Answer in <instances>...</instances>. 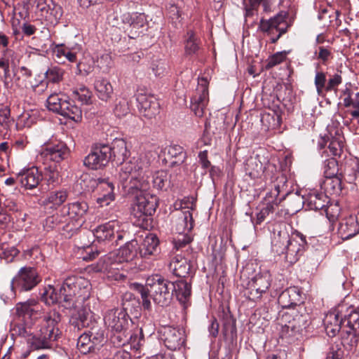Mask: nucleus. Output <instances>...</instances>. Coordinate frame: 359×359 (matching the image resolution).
<instances>
[{
    "label": "nucleus",
    "mask_w": 359,
    "mask_h": 359,
    "mask_svg": "<svg viewBox=\"0 0 359 359\" xmlns=\"http://www.w3.org/2000/svg\"><path fill=\"white\" fill-rule=\"evenodd\" d=\"M43 165V180L47 181L48 184H54L58 181V165L41 161Z\"/></svg>",
    "instance_id": "nucleus-42"
},
{
    "label": "nucleus",
    "mask_w": 359,
    "mask_h": 359,
    "mask_svg": "<svg viewBox=\"0 0 359 359\" xmlns=\"http://www.w3.org/2000/svg\"><path fill=\"white\" fill-rule=\"evenodd\" d=\"M172 290L173 295H175L177 299L182 304H184L190 298L191 294V284L184 279L180 278L175 282H172Z\"/></svg>",
    "instance_id": "nucleus-27"
},
{
    "label": "nucleus",
    "mask_w": 359,
    "mask_h": 359,
    "mask_svg": "<svg viewBox=\"0 0 359 359\" xmlns=\"http://www.w3.org/2000/svg\"><path fill=\"white\" fill-rule=\"evenodd\" d=\"M344 320L346 323V327L359 332V307H349L347 313L344 315Z\"/></svg>",
    "instance_id": "nucleus-44"
},
{
    "label": "nucleus",
    "mask_w": 359,
    "mask_h": 359,
    "mask_svg": "<svg viewBox=\"0 0 359 359\" xmlns=\"http://www.w3.org/2000/svg\"><path fill=\"white\" fill-rule=\"evenodd\" d=\"M152 183L158 190H167L170 187V175L165 170H158L152 176Z\"/></svg>",
    "instance_id": "nucleus-39"
},
{
    "label": "nucleus",
    "mask_w": 359,
    "mask_h": 359,
    "mask_svg": "<svg viewBox=\"0 0 359 359\" xmlns=\"http://www.w3.org/2000/svg\"><path fill=\"white\" fill-rule=\"evenodd\" d=\"M72 97L82 104H89L91 103L92 93L86 87L82 86L72 91Z\"/></svg>",
    "instance_id": "nucleus-52"
},
{
    "label": "nucleus",
    "mask_w": 359,
    "mask_h": 359,
    "mask_svg": "<svg viewBox=\"0 0 359 359\" xmlns=\"http://www.w3.org/2000/svg\"><path fill=\"white\" fill-rule=\"evenodd\" d=\"M339 175L348 183H353L359 177V158L345 157L340 163Z\"/></svg>",
    "instance_id": "nucleus-19"
},
{
    "label": "nucleus",
    "mask_w": 359,
    "mask_h": 359,
    "mask_svg": "<svg viewBox=\"0 0 359 359\" xmlns=\"http://www.w3.org/2000/svg\"><path fill=\"white\" fill-rule=\"evenodd\" d=\"M65 100L58 94H51L46 100V107L48 110L58 114Z\"/></svg>",
    "instance_id": "nucleus-53"
},
{
    "label": "nucleus",
    "mask_w": 359,
    "mask_h": 359,
    "mask_svg": "<svg viewBox=\"0 0 359 359\" xmlns=\"http://www.w3.org/2000/svg\"><path fill=\"white\" fill-rule=\"evenodd\" d=\"M76 346L80 353L84 355L90 353H94L97 349H98V347L91 339L90 335H88L86 332H84L79 336Z\"/></svg>",
    "instance_id": "nucleus-36"
},
{
    "label": "nucleus",
    "mask_w": 359,
    "mask_h": 359,
    "mask_svg": "<svg viewBox=\"0 0 359 359\" xmlns=\"http://www.w3.org/2000/svg\"><path fill=\"white\" fill-rule=\"evenodd\" d=\"M95 88L100 100L107 101L111 98L112 86L109 81L104 79L97 80L95 82Z\"/></svg>",
    "instance_id": "nucleus-43"
},
{
    "label": "nucleus",
    "mask_w": 359,
    "mask_h": 359,
    "mask_svg": "<svg viewBox=\"0 0 359 359\" xmlns=\"http://www.w3.org/2000/svg\"><path fill=\"white\" fill-rule=\"evenodd\" d=\"M342 137H332L330 140L327 149H329L331 155L334 156H341L343 153L344 141Z\"/></svg>",
    "instance_id": "nucleus-54"
},
{
    "label": "nucleus",
    "mask_w": 359,
    "mask_h": 359,
    "mask_svg": "<svg viewBox=\"0 0 359 359\" xmlns=\"http://www.w3.org/2000/svg\"><path fill=\"white\" fill-rule=\"evenodd\" d=\"M123 22L128 23L134 29L143 27L147 23V18L144 13H135L132 15L129 13L123 15Z\"/></svg>",
    "instance_id": "nucleus-46"
},
{
    "label": "nucleus",
    "mask_w": 359,
    "mask_h": 359,
    "mask_svg": "<svg viewBox=\"0 0 359 359\" xmlns=\"http://www.w3.org/2000/svg\"><path fill=\"white\" fill-rule=\"evenodd\" d=\"M289 235L285 231H279L272 241V249L278 255L285 254L287 251Z\"/></svg>",
    "instance_id": "nucleus-34"
},
{
    "label": "nucleus",
    "mask_w": 359,
    "mask_h": 359,
    "mask_svg": "<svg viewBox=\"0 0 359 359\" xmlns=\"http://www.w3.org/2000/svg\"><path fill=\"white\" fill-rule=\"evenodd\" d=\"M287 12L280 11L269 20L261 19L259 29L271 36V43H276L281 36L287 32Z\"/></svg>",
    "instance_id": "nucleus-6"
},
{
    "label": "nucleus",
    "mask_w": 359,
    "mask_h": 359,
    "mask_svg": "<svg viewBox=\"0 0 359 359\" xmlns=\"http://www.w3.org/2000/svg\"><path fill=\"white\" fill-rule=\"evenodd\" d=\"M169 269L175 276L184 279L189 273L191 264L186 258L177 255L172 258Z\"/></svg>",
    "instance_id": "nucleus-26"
},
{
    "label": "nucleus",
    "mask_w": 359,
    "mask_h": 359,
    "mask_svg": "<svg viewBox=\"0 0 359 359\" xmlns=\"http://www.w3.org/2000/svg\"><path fill=\"white\" fill-rule=\"evenodd\" d=\"M41 282V277L37 269L32 266L21 267L11 283V290L14 292H28L33 290Z\"/></svg>",
    "instance_id": "nucleus-5"
},
{
    "label": "nucleus",
    "mask_w": 359,
    "mask_h": 359,
    "mask_svg": "<svg viewBox=\"0 0 359 359\" xmlns=\"http://www.w3.org/2000/svg\"><path fill=\"white\" fill-rule=\"evenodd\" d=\"M158 243V239L154 234L147 235L140 248V256L143 258H149L156 252Z\"/></svg>",
    "instance_id": "nucleus-30"
},
{
    "label": "nucleus",
    "mask_w": 359,
    "mask_h": 359,
    "mask_svg": "<svg viewBox=\"0 0 359 359\" xmlns=\"http://www.w3.org/2000/svg\"><path fill=\"white\" fill-rule=\"evenodd\" d=\"M64 209H67V213L70 218L79 219L86 214L88 205L86 202L76 201L69 203Z\"/></svg>",
    "instance_id": "nucleus-37"
},
{
    "label": "nucleus",
    "mask_w": 359,
    "mask_h": 359,
    "mask_svg": "<svg viewBox=\"0 0 359 359\" xmlns=\"http://www.w3.org/2000/svg\"><path fill=\"white\" fill-rule=\"evenodd\" d=\"M93 270L96 272H111L112 270V259L110 254L102 257L97 264L93 266Z\"/></svg>",
    "instance_id": "nucleus-58"
},
{
    "label": "nucleus",
    "mask_w": 359,
    "mask_h": 359,
    "mask_svg": "<svg viewBox=\"0 0 359 359\" xmlns=\"http://www.w3.org/2000/svg\"><path fill=\"white\" fill-rule=\"evenodd\" d=\"M65 72L62 67L51 65L45 72L46 81H42L38 85L32 86L33 91L41 93L47 88L48 83H59L63 80Z\"/></svg>",
    "instance_id": "nucleus-20"
},
{
    "label": "nucleus",
    "mask_w": 359,
    "mask_h": 359,
    "mask_svg": "<svg viewBox=\"0 0 359 359\" xmlns=\"http://www.w3.org/2000/svg\"><path fill=\"white\" fill-rule=\"evenodd\" d=\"M51 5L48 6V9L46 13H43L42 17L50 24L55 25L60 20L63 14L62 7L53 3L52 0H49Z\"/></svg>",
    "instance_id": "nucleus-41"
},
{
    "label": "nucleus",
    "mask_w": 359,
    "mask_h": 359,
    "mask_svg": "<svg viewBox=\"0 0 359 359\" xmlns=\"http://www.w3.org/2000/svg\"><path fill=\"white\" fill-rule=\"evenodd\" d=\"M146 286L149 287L150 297L156 304L163 307L171 303L173 297L172 282L159 274H154L147 278Z\"/></svg>",
    "instance_id": "nucleus-3"
},
{
    "label": "nucleus",
    "mask_w": 359,
    "mask_h": 359,
    "mask_svg": "<svg viewBox=\"0 0 359 359\" xmlns=\"http://www.w3.org/2000/svg\"><path fill=\"white\" fill-rule=\"evenodd\" d=\"M89 330L86 331L88 335H90L91 339L96 346H102L107 341V335L105 330L97 322L93 323V325L88 327Z\"/></svg>",
    "instance_id": "nucleus-38"
},
{
    "label": "nucleus",
    "mask_w": 359,
    "mask_h": 359,
    "mask_svg": "<svg viewBox=\"0 0 359 359\" xmlns=\"http://www.w3.org/2000/svg\"><path fill=\"white\" fill-rule=\"evenodd\" d=\"M16 313L19 317L27 320H33L39 317L41 311V306L34 299H28L24 302H19L15 305Z\"/></svg>",
    "instance_id": "nucleus-17"
},
{
    "label": "nucleus",
    "mask_w": 359,
    "mask_h": 359,
    "mask_svg": "<svg viewBox=\"0 0 359 359\" xmlns=\"http://www.w3.org/2000/svg\"><path fill=\"white\" fill-rule=\"evenodd\" d=\"M93 234L100 241H110L112 237V224H111V222H109L98 226L94 230Z\"/></svg>",
    "instance_id": "nucleus-48"
},
{
    "label": "nucleus",
    "mask_w": 359,
    "mask_h": 359,
    "mask_svg": "<svg viewBox=\"0 0 359 359\" xmlns=\"http://www.w3.org/2000/svg\"><path fill=\"white\" fill-rule=\"evenodd\" d=\"M76 315L79 318V320H80L81 327L88 328L93 325V323L97 322L95 319L94 313L89 309L83 308L79 309Z\"/></svg>",
    "instance_id": "nucleus-49"
},
{
    "label": "nucleus",
    "mask_w": 359,
    "mask_h": 359,
    "mask_svg": "<svg viewBox=\"0 0 359 359\" xmlns=\"http://www.w3.org/2000/svg\"><path fill=\"white\" fill-rule=\"evenodd\" d=\"M67 197L68 194L66 190L52 191L47 196L45 203L51 204L53 207H58L66 201Z\"/></svg>",
    "instance_id": "nucleus-47"
},
{
    "label": "nucleus",
    "mask_w": 359,
    "mask_h": 359,
    "mask_svg": "<svg viewBox=\"0 0 359 359\" xmlns=\"http://www.w3.org/2000/svg\"><path fill=\"white\" fill-rule=\"evenodd\" d=\"M184 52L187 55L197 54L201 47V40L193 30H189L185 35Z\"/></svg>",
    "instance_id": "nucleus-32"
},
{
    "label": "nucleus",
    "mask_w": 359,
    "mask_h": 359,
    "mask_svg": "<svg viewBox=\"0 0 359 359\" xmlns=\"http://www.w3.org/2000/svg\"><path fill=\"white\" fill-rule=\"evenodd\" d=\"M126 313L121 312L118 314L117 321L114 319V332L130 330L129 323Z\"/></svg>",
    "instance_id": "nucleus-62"
},
{
    "label": "nucleus",
    "mask_w": 359,
    "mask_h": 359,
    "mask_svg": "<svg viewBox=\"0 0 359 359\" xmlns=\"http://www.w3.org/2000/svg\"><path fill=\"white\" fill-rule=\"evenodd\" d=\"M69 154V149L66 143L53 140L46 143L40 154V161L58 165L66 159Z\"/></svg>",
    "instance_id": "nucleus-8"
},
{
    "label": "nucleus",
    "mask_w": 359,
    "mask_h": 359,
    "mask_svg": "<svg viewBox=\"0 0 359 359\" xmlns=\"http://www.w3.org/2000/svg\"><path fill=\"white\" fill-rule=\"evenodd\" d=\"M326 74L322 71L316 72L314 83L318 95H322L323 92H326L327 87Z\"/></svg>",
    "instance_id": "nucleus-59"
},
{
    "label": "nucleus",
    "mask_w": 359,
    "mask_h": 359,
    "mask_svg": "<svg viewBox=\"0 0 359 359\" xmlns=\"http://www.w3.org/2000/svg\"><path fill=\"white\" fill-rule=\"evenodd\" d=\"M278 302L283 309L295 306L302 302L301 292L297 287H290L281 292Z\"/></svg>",
    "instance_id": "nucleus-23"
},
{
    "label": "nucleus",
    "mask_w": 359,
    "mask_h": 359,
    "mask_svg": "<svg viewBox=\"0 0 359 359\" xmlns=\"http://www.w3.org/2000/svg\"><path fill=\"white\" fill-rule=\"evenodd\" d=\"M160 333L165 346L170 350L180 349L185 342V333L182 329L165 326Z\"/></svg>",
    "instance_id": "nucleus-11"
},
{
    "label": "nucleus",
    "mask_w": 359,
    "mask_h": 359,
    "mask_svg": "<svg viewBox=\"0 0 359 359\" xmlns=\"http://www.w3.org/2000/svg\"><path fill=\"white\" fill-rule=\"evenodd\" d=\"M136 245L134 241H128L117 250L115 255H114V265H116V267H114V269L128 271L135 268L132 261L137 255Z\"/></svg>",
    "instance_id": "nucleus-9"
},
{
    "label": "nucleus",
    "mask_w": 359,
    "mask_h": 359,
    "mask_svg": "<svg viewBox=\"0 0 359 359\" xmlns=\"http://www.w3.org/2000/svg\"><path fill=\"white\" fill-rule=\"evenodd\" d=\"M181 15V11L175 4H170L167 8V16L175 27H177L182 21Z\"/></svg>",
    "instance_id": "nucleus-57"
},
{
    "label": "nucleus",
    "mask_w": 359,
    "mask_h": 359,
    "mask_svg": "<svg viewBox=\"0 0 359 359\" xmlns=\"http://www.w3.org/2000/svg\"><path fill=\"white\" fill-rule=\"evenodd\" d=\"M129 155L130 151L127 148L126 140L123 138H114V161H115L117 165H121L120 173L122 172L123 165L128 163V162L125 163V161L128 158ZM128 163H133L136 167L138 172H140V167L137 166L135 163L131 161H128Z\"/></svg>",
    "instance_id": "nucleus-22"
},
{
    "label": "nucleus",
    "mask_w": 359,
    "mask_h": 359,
    "mask_svg": "<svg viewBox=\"0 0 359 359\" xmlns=\"http://www.w3.org/2000/svg\"><path fill=\"white\" fill-rule=\"evenodd\" d=\"M330 199L325 193H318L313 191L308 194L304 203L310 209L313 210H323L325 212L327 217L330 221H333L337 215L329 214L330 206H328Z\"/></svg>",
    "instance_id": "nucleus-15"
},
{
    "label": "nucleus",
    "mask_w": 359,
    "mask_h": 359,
    "mask_svg": "<svg viewBox=\"0 0 359 359\" xmlns=\"http://www.w3.org/2000/svg\"><path fill=\"white\" fill-rule=\"evenodd\" d=\"M112 147L107 144H95L89 154L85 157L83 164L90 169L98 170L106 166L111 157Z\"/></svg>",
    "instance_id": "nucleus-7"
},
{
    "label": "nucleus",
    "mask_w": 359,
    "mask_h": 359,
    "mask_svg": "<svg viewBox=\"0 0 359 359\" xmlns=\"http://www.w3.org/2000/svg\"><path fill=\"white\" fill-rule=\"evenodd\" d=\"M342 177L339 176L326 177L323 182L325 191L329 194L338 195L342 189Z\"/></svg>",
    "instance_id": "nucleus-45"
},
{
    "label": "nucleus",
    "mask_w": 359,
    "mask_h": 359,
    "mask_svg": "<svg viewBox=\"0 0 359 359\" xmlns=\"http://www.w3.org/2000/svg\"><path fill=\"white\" fill-rule=\"evenodd\" d=\"M271 282V274L268 271L257 273L248 282L243 290L244 296L254 302H262L271 296L269 292Z\"/></svg>",
    "instance_id": "nucleus-4"
},
{
    "label": "nucleus",
    "mask_w": 359,
    "mask_h": 359,
    "mask_svg": "<svg viewBox=\"0 0 359 359\" xmlns=\"http://www.w3.org/2000/svg\"><path fill=\"white\" fill-rule=\"evenodd\" d=\"M76 246L81 250V257L86 262L94 260L100 254V252L91 244L90 241H81L76 244Z\"/></svg>",
    "instance_id": "nucleus-35"
},
{
    "label": "nucleus",
    "mask_w": 359,
    "mask_h": 359,
    "mask_svg": "<svg viewBox=\"0 0 359 359\" xmlns=\"http://www.w3.org/2000/svg\"><path fill=\"white\" fill-rule=\"evenodd\" d=\"M175 222L176 231L180 233H188L194 227L192 212L190 210L185 209L177 212Z\"/></svg>",
    "instance_id": "nucleus-28"
},
{
    "label": "nucleus",
    "mask_w": 359,
    "mask_h": 359,
    "mask_svg": "<svg viewBox=\"0 0 359 359\" xmlns=\"http://www.w3.org/2000/svg\"><path fill=\"white\" fill-rule=\"evenodd\" d=\"M11 332L13 337H20L27 340L32 334V328L25 323H17L13 324Z\"/></svg>",
    "instance_id": "nucleus-50"
},
{
    "label": "nucleus",
    "mask_w": 359,
    "mask_h": 359,
    "mask_svg": "<svg viewBox=\"0 0 359 359\" xmlns=\"http://www.w3.org/2000/svg\"><path fill=\"white\" fill-rule=\"evenodd\" d=\"M359 232V224L355 217L343 219L338 227V233L343 240H348Z\"/></svg>",
    "instance_id": "nucleus-24"
},
{
    "label": "nucleus",
    "mask_w": 359,
    "mask_h": 359,
    "mask_svg": "<svg viewBox=\"0 0 359 359\" xmlns=\"http://www.w3.org/2000/svg\"><path fill=\"white\" fill-rule=\"evenodd\" d=\"M131 339V330L114 332V346H124L129 343Z\"/></svg>",
    "instance_id": "nucleus-56"
},
{
    "label": "nucleus",
    "mask_w": 359,
    "mask_h": 359,
    "mask_svg": "<svg viewBox=\"0 0 359 359\" xmlns=\"http://www.w3.org/2000/svg\"><path fill=\"white\" fill-rule=\"evenodd\" d=\"M61 314L56 310H51L43 316L41 330L50 334L56 340L61 334L58 325L61 321Z\"/></svg>",
    "instance_id": "nucleus-21"
},
{
    "label": "nucleus",
    "mask_w": 359,
    "mask_h": 359,
    "mask_svg": "<svg viewBox=\"0 0 359 359\" xmlns=\"http://www.w3.org/2000/svg\"><path fill=\"white\" fill-rule=\"evenodd\" d=\"M205 82L201 84L196 89V93L191 98V109L196 116L202 117L204 114L205 109L208 103V88L206 81L202 79Z\"/></svg>",
    "instance_id": "nucleus-18"
},
{
    "label": "nucleus",
    "mask_w": 359,
    "mask_h": 359,
    "mask_svg": "<svg viewBox=\"0 0 359 359\" xmlns=\"http://www.w3.org/2000/svg\"><path fill=\"white\" fill-rule=\"evenodd\" d=\"M307 246L306 236L301 232L294 230L289 236L286 259L290 263L296 262L305 251Z\"/></svg>",
    "instance_id": "nucleus-10"
},
{
    "label": "nucleus",
    "mask_w": 359,
    "mask_h": 359,
    "mask_svg": "<svg viewBox=\"0 0 359 359\" xmlns=\"http://www.w3.org/2000/svg\"><path fill=\"white\" fill-rule=\"evenodd\" d=\"M192 241V238L188 234V233H180L177 232L176 237L173 238L174 248L179 250Z\"/></svg>",
    "instance_id": "nucleus-61"
},
{
    "label": "nucleus",
    "mask_w": 359,
    "mask_h": 359,
    "mask_svg": "<svg viewBox=\"0 0 359 359\" xmlns=\"http://www.w3.org/2000/svg\"><path fill=\"white\" fill-rule=\"evenodd\" d=\"M90 296L88 283L81 278L72 276L65 279L59 293L51 285L46 287L41 299L47 305L59 303L65 309H72L84 304Z\"/></svg>",
    "instance_id": "nucleus-2"
},
{
    "label": "nucleus",
    "mask_w": 359,
    "mask_h": 359,
    "mask_svg": "<svg viewBox=\"0 0 359 359\" xmlns=\"http://www.w3.org/2000/svg\"><path fill=\"white\" fill-rule=\"evenodd\" d=\"M286 59V52H277L270 56L266 61V69H270L272 67L282 63Z\"/></svg>",
    "instance_id": "nucleus-64"
},
{
    "label": "nucleus",
    "mask_w": 359,
    "mask_h": 359,
    "mask_svg": "<svg viewBox=\"0 0 359 359\" xmlns=\"http://www.w3.org/2000/svg\"><path fill=\"white\" fill-rule=\"evenodd\" d=\"M137 108L140 115L147 119H152L159 113L160 104L153 96L143 93L137 95Z\"/></svg>",
    "instance_id": "nucleus-12"
},
{
    "label": "nucleus",
    "mask_w": 359,
    "mask_h": 359,
    "mask_svg": "<svg viewBox=\"0 0 359 359\" xmlns=\"http://www.w3.org/2000/svg\"><path fill=\"white\" fill-rule=\"evenodd\" d=\"M342 312L339 307L328 312L324 319L323 324L327 334L330 337H335L339 331L345 327L344 317L340 313Z\"/></svg>",
    "instance_id": "nucleus-16"
},
{
    "label": "nucleus",
    "mask_w": 359,
    "mask_h": 359,
    "mask_svg": "<svg viewBox=\"0 0 359 359\" xmlns=\"http://www.w3.org/2000/svg\"><path fill=\"white\" fill-rule=\"evenodd\" d=\"M53 53L58 62H60V60L62 57H65L70 62H76L77 61L76 53L74 52L72 48L66 46L63 43L55 45L53 48ZM63 62H61V63Z\"/></svg>",
    "instance_id": "nucleus-33"
},
{
    "label": "nucleus",
    "mask_w": 359,
    "mask_h": 359,
    "mask_svg": "<svg viewBox=\"0 0 359 359\" xmlns=\"http://www.w3.org/2000/svg\"><path fill=\"white\" fill-rule=\"evenodd\" d=\"M134 287L137 290L138 293H140L142 300V306L146 309H150L151 308V302L149 299L150 297L149 292V287H147V288L138 283L134 284Z\"/></svg>",
    "instance_id": "nucleus-60"
},
{
    "label": "nucleus",
    "mask_w": 359,
    "mask_h": 359,
    "mask_svg": "<svg viewBox=\"0 0 359 359\" xmlns=\"http://www.w3.org/2000/svg\"><path fill=\"white\" fill-rule=\"evenodd\" d=\"M168 157L170 160V166L175 167L182 164L187 158V153L180 145H171L168 149Z\"/></svg>",
    "instance_id": "nucleus-31"
},
{
    "label": "nucleus",
    "mask_w": 359,
    "mask_h": 359,
    "mask_svg": "<svg viewBox=\"0 0 359 359\" xmlns=\"http://www.w3.org/2000/svg\"><path fill=\"white\" fill-rule=\"evenodd\" d=\"M58 114L75 122H80L82 119V111L73 100H66L63 105L62 104Z\"/></svg>",
    "instance_id": "nucleus-29"
},
{
    "label": "nucleus",
    "mask_w": 359,
    "mask_h": 359,
    "mask_svg": "<svg viewBox=\"0 0 359 359\" xmlns=\"http://www.w3.org/2000/svg\"><path fill=\"white\" fill-rule=\"evenodd\" d=\"M262 169V165L257 161H248L245 165V172L251 179L258 178Z\"/></svg>",
    "instance_id": "nucleus-55"
},
{
    "label": "nucleus",
    "mask_w": 359,
    "mask_h": 359,
    "mask_svg": "<svg viewBox=\"0 0 359 359\" xmlns=\"http://www.w3.org/2000/svg\"><path fill=\"white\" fill-rule=\"evenodd\" d=\"M340 343L332 344L327 353L326 359H342L344 357V350Z\"/></svg>",
    "instance_id": "nucleus-63"
},
{
    "label": "nucleus",
    "mask_w": 359,
    "mask_h": 359,
    "mask_svg": "<svg viewBox=\"0 0 359 359\" xmlns=\"http://www.w3.org/2000/svg\"><path fill=\"white\" fill-rule=\"evenodd\" d=\"M16 180L26 189H34L43 180V174L36 166L22 169L16 174Z\"/></svg>",
    "instance_id": "nucleus-13"
},
{
    "label": "nucleus",
    "mask_w": 359,
    "mask_h": 359,
    "mask_svg": "<svg viewBox=\"0 0 359 359\" xmlns=\"http://www.w3.org/2000/svg\"><path fill=\"white\" fill-rule=\"evenodd\" d=\"M120 186L123 195L134 196L136 202L131 215L135 219V225L142 228L148 227L150 217L156 212L158 206V198L148 192L149 182L140 177L136 167L131 163L123 165L122 172L119 173Z\"/></svg>",
    "instance_id": "nucleus-1"
},
{
    "label": "nucleus",
    "mask_w": 359,
    "mask_h": 359,
    "mask_svg": "<svg viewBox=\"0 0 359 359\" xmlns=\"http://www.w3.org/2000/svg\"><path fill=\"white\" fill-rule=\"evenodd\" d=\"M340 165L334 158L326 159L324 162V174L325 177L339 176Z\"/></svg>",
    "instance_id": "nucleus-51"
},
{
    "label": "nucleus",
    "mask_w": 359,
    "mask_h": 359,
    "mask_svg": "<svg viewBox=\"0 0 359 359\" xmlns=\"http://www.w3.org/2000/svg\"><path fill=\"white\" fill-rule=\"evenodd\" d=\"M287 182V177L285 175L280 174L277 176L273 182V188L266 193L264 198V203L280 204L288 193Z\"/></svg>",
    "instance_id": "nucleus-14"
},
{
    "label": "nucleus",
    "mask_w": 359,
    "mask_h": 359,
    "mask_svg": "<svg viewBox=\"0 0 359 359\" xmlns=\"http://www.w3.org/2000/svg\"><path fill=\"white\" fill-rule=\"evenodd\" d=\"M341 342L343 346L353 348L356 346L359 340V332L348 327L341 330Z\"/></svg>",
    "instance_id": "nucleus-40"
},
{
    "label": "nucleus",
    "mask_w": 359,
    "mask_h": 359,
    "mask_svg": "<svg viewBox=\"0 0 359 359\" xmlns=\"http://www.w3.org/2000/svg\"><path fill=\"white\" fill-rule=\"evenodd\" d=\"M56 341L55 339L52 338L50 334L43 332L40 329L39 333L32 334L28 338L27 343L33 350L50 348L52 346V343Z\"/></svg>",
    "instance_id": "nucleus-25"
}]
</instances>
